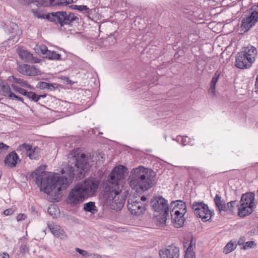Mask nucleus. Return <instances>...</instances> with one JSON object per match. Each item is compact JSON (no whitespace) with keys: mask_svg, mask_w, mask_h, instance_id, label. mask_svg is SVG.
<instances>
[{"mask_svg":"<svg viewBox=\"0 0 258 258\" xmlns=\"http://www.w3.org/2000/svg\"><path fill=\"white\" fill-rule=\"evenodd\" d=\"M17 151L26 152L27 156L31 160H38L40 157V149L37 146H33L29 144L24 143L19 145Z\"/></svg>","mask_w":258,"mask_h":258,"instance_id":"nucleus-13","label":"nucleus"},{"mask_svg":"<svg viewBox=\"0 0 258 258\" xmlns=\"http://www.w3.org/2000/svg\"><path fill=\"white\" fill-rule=\"evenodd\" d=\"M13 98H15L17 100L22 102H23V101H24V99L22 97L17 96L14 93H13L12 95L11 99H13Z\"/></svg>","mask_w":258,"mask_h":258,"instance_id":"nucleus-46","label":"nucleus"},{"mask_svg":"<svg viewBox=\"0 0 258 258\" xmlns=\"http://www.w3.org/2000/svg\"><path fill=\"white\" fill-rule=\"evenodd\" d=\"M9 148V146L4 144L3 142L0 143V153L7 151Z\"/></svg>","mask_w":258,"mask_h":258,"instance_id":"nucleus-41","label":"nucleus"},{"mask_svg":"<svg viewBox=\"0 0 258 258\" xmlns=\"http://www.w3.org/2000/svg\"><path fill=\"white\" fill-rule=\"evenodd\" d=\"M140 200H141L142 201H146V200H147V198H146V197H145V196H142V197L141 198Z\"/></svg>","mask_w":258,"mask_h":258,"instance_id":"nucleus-53","label":"nucleus"},{"mask_svg":"<svg viewBox=\"0 0 258 258\" xmlns=\"http://www.w3.org/2000/svg\"><path fill=\"white\" fill-rule=\"evenodd\" d=\"M19 162H20V160L15 151H12L8 154L4 160L5 165L10 168L16 167Z\"/></svg>","mask_w":258,"mask_h":258,"instance_id":"nucleus-18","label":"nucleus"},{"mask_svg":"<svg viewBox=\"0 0 258 258\" xmlns=\"http://www.w3.org/2000/svg\"><path fill=\"white\" fill-rule=\"evenodd\" d=\"M0 258H9V255L7 253H3L0 254Z\"/></svg>","mask_w":258,"mask_h":258,"instance_id":"nucleus-50","label":"nucleus"},{"mask_svg":"<svg viewBox=\"0 0 258 258\" xmlns=\"http://www.w3.org/2000/svg\"><path fill=\"white\" fill-rule=\"evenodd\" d=\"M236 206L238 208L239 207V205L236 201H232L228 202L227 204H225V208L224 209V212H232L234 207Z\"/></svg>","mask_w":258,"mask_h":258,"instance_id":"nucleus-29","label":"nucleus"},{"mask_svg":"<svg viewBox=\"0 0 258 258\" xmlns=\"http://www.w3.org/2000/svg\"><path fill=\"white\" fill-rule=\"evenodd\" d=\"M0 93L6 97L12 98L13 93L7 82H0Z\"/></svg>","mask_w":258,"mask_h":258,"instance_id":"nucleus-23","label":"nucleus"},{"mask_svg":"<svg viewBox=\"0 0 258 258\" xmlns=\"http://www.w3.org/2000/svg\"><path fill=\"white\" fill-rule=\"evenodd\" d=\"M220 75V73H218L217 72L215 73V76L213 78L212 81H217L219 79V76Z\"/></svg>","mask_w":258,"mask_h":258,"instance_id":"nucleus-49","label":"nucleus"},{"mask_svg":"<svg viewBox=\"0 0 258 258\" xmlns=\"http://www.w3.org/2000/svg\"><path fill=\"white\" fill-rule=\"evenodd\" d=\"M37 17H38V18H40V17H41V15H40H40H37Z\"/></svg>","mask_w":258,"mask_h":258,"instance_id":"nucleus-57","label":"nucleus"},{"mask_svg":"<svg viewBox=\"0 0 258 258\" xmlns=\"http://www.w3.org/2000/svg\"><path fill=\"white\" fill-rule=\"evenodd\" d=\"M169 218V211L166 210L159 214L157 217V221L160 226H164L166 225V222L167 219Z\"/></svg>","mask_w":258,"mask_h":258,"instance_id":"nucleus-25","label":"nucleus"},{"mask_svg":"<svg viewBox=\"0 0 258 258\" xmlns=\"http://www.w3.org/2000/svg\"><path fill=\"white\" fill-rule=\"evenodd\" d=\"M60 85L56 83H47L46 82H39L36 85V88L41 90L47 89L48 91H52L57 89L59 90Z\"/></svg>","mask_w":258,"mask_h":258,"instance_id":"nucleus-22","label":"nucleus"},{"mask_svg":"<svg viewBox=\"0 0 258 258\" xmlns=\"http://www.w3.org/2000/svg\"><path fill=\"white\" fill-rule=\"evenodd\" d=\"M254 232L252 230H251L250 232H249L248 233L249 235H252L253 233H254Z\"/></svg>","mask_w":258,"mask_h":258,"instance_id":"nucleus-54","label":"nucleus"},{"mask_svg":"<svg viewBox=\"0 0 258 258\" xmlns=\"http://www.w3.org/2000/svg\"><path fill=\"white\" fill-rule=\"evenodd\" d=\"M68 83L67 84H70V85H72V84H74L76 82H72V81H70V82H67Z\"/></svg>","mask_w":258,"mask_h":258,"instance_id":"nucleus-55","label":"nucleus"},{"mask_svg":"<svg viewBox=\"0 0 258 258\" xmlns=\"http://www.w3.org/2000/svg\"><path fill=\"white\" fill-rule=\"evenodd\" d=\"M160 258H179V248L174 244L162 248L159 251Z\"/></svg>","mask_w":258,"mask_h":258,"instance_id":"nucleus-15","label":"nucleus"},{"mask_svg":"<svg viewBox=\"0 0 258 258\" xmlns=\"http://www.w3.org/2000/svg\"><path fill=\"white\" fill-rule=\"evenodd\" d=\"M48 19L56 24H59L61 27L64 25L72 26L78 20V18L74 14L64 11L52 13L51 16H49Z\"/></svg>","mask_w":258,"mask_h":258,"instance_id":"nucleus-7","label":"nucleus"},{"mask_svg":"<svg viewBox=\"0 0 258 258\" xmlns=\"http://www.w3.org/2000/svg\"><path fill=\"white\" fill-rule=\"evenodd\" d=\"M83 210L92 214H95L98 212L97 208L95 206V202H89L85 203L84 205Z\"/></svg>","mask_w":258,"mask_h":258,"instance_id":"nucleus-26","label":"nucleus"},{"mask_svg":"<svg viewBox=\"0 0 258 258\" xmlns=\"http://www.w3.org/2000/svg\"><path fill=\"white\" fill-rule=\"evenodd\" d=\"M127 171V168L124 166L119 165L114 168L109 175V177L108 179V185L107 186H110V187H119L118 185V181L123 179L124 177L125 173Z\"/></svg>","mask_w":258,"mask_h":258,"instance_id":"nucleus-11","label":"nucleus"},{"mask_svg":"<svg viewBox=\"0 0 258 258\" xmlns=\"http://www.w3.org/2000/svg\"><path fill=\"white\" fill-rule=\"evenodd\" d=\"M47 226L54 236L61 239H65L67 238L66 232L58 225H55L52 222L47 223Z\"/></svg>","mask_w":258,"mask_h":258,"instance_id":"nucleus-19","label":"nucleus"},{"mask_svg":"<svg viewBox=\"0 0 258 258\" xmlns=\"http://www.w3.org/2000/svg\"><path fill=\"white\" fill-rule=\"evenodd\" d=\"M217 82H211L210 87L208 90V94L211 96H215L216 95L215 88Z\"/></svg>","mask_w":258,"mask_h":258,"instance_id":"nucleus-35","label":"nucleus"},{"mask_svg":"<svg viewBox=\"0 0 258 258\" xmlns=\"http://www.w3.org/2000/svg\"><path fill=\"white\" fill-rule=\"evenodd\" d=\"M257 49L252 45L243 47L237 53L235 66L238 69H244L250 68L255 61Z\"/></svg>","mask_w":258,"mask_h":258,"instance_id":"nucleus-5","label":"nucleus"},{"mask_svg":"<svg viewBox=\"0 0 258 258\" xmlns=\"http://www.w3.org/2000/svg\"><path fill=\"white\" fill-rule=\"evenodd\" d=\"M99 182L92 179H86L84 184H78L71 190L69 195L70 203L73 206L82 203L86 197L94 195L99 186Z\"/></svg>","mask_w":258,"mask_h":258,"instance_id":"nucleus-4","label":"nucleus"},{"mask_svg":"<svg viewBox=\"0 0 258 258\" xmlns=\"http://www.w3.org/2000/svg\"><path fill=\"white\" fill-rule=\"evenodd\" d=\"M75 250L77 252H78L80 254H81L83 256V258H85L88 253V252L87 251L80 249L79 248H76Z\"/></svg>","mask_w":258,"mask_h":258,"instance_id":"nucleus-38","label":"nucleus"},{"mask_svg":"<svg viewBox=\"0 0 258 258\" xmlns=\"http://www.w3.org/2000/svg\"><path fill=\"white\" fill-rule=\"evenodd\" d=\"M12 77L14 79V81H22L21 79H16L15 78H14L13 76L10 77L9 78L8 81H12L11 79Z\"/></svg>","mask_w":258,"mask_h":258,"instance_id":"nucleus-52","label":"nucleus"},{"mask_svg":"<svg viewBox=\"0 0 258 258\" xmlns=\"http://www.w3.org/2000/svg\"><path fill=\"white\" fill-rule=\"evenodd\" d=\"M185 214L180 213L178 211H170V216L172 222L175 228H179L183 226L185 219Z\"/></svg>","mask_w":258,"mask_h":258,"instance_id":"nucleus-17","label":"nucleus"},{"mask_svg":"<svg viewBox=\"0 0 258 258\" xmlns=\"http://www.w3.org/2000/svg\"><path fill=\"white\" fill-rule=\"evenodd\" d=\"M18 71L21 74L29 76H35L40 74V71L36 67L27 64L19 65Z\"/></svg>","mask_w":258,"mask_h":258,"instance_id":"nucleus-16","label":"nucleus"},{"mask_svg":"<svg viewBox=\"0 0 258 258\" xmlns=\"http://www.w3.org/2000/svg\"><path fill=\"white\" fill-rule=\"evenodd\" d=\"M40 49L42 54H46V55H47V54H48V52L49 51V50H48L47 48L45 45H41L40 46Z\"/></svg>","mask_w":258,"mask_h":258,"instance_id":"nucleus-43","label":"nucleus"},{"mask_svg":"<svg viewBox=\"0 0 258 258\" xmlns=\"http://www.w3.org/2000/svg\"><path fill=\"white\" fill-rule=\"evenodd\" d=\"M127 208L132 215L136 216L142 214L146 210L145 205L137 198L128 199Z\"/></svg>","mask_w":258,"mask_h":258,"instance_id":"nucleus-14","label":"nucleus"},{"mask_svg":"<svg viewBox=\"0 0 258 258\" xmlns=\"http://www.w3.org/2000/svg\"><path fill=\"white\" fill-rule=\"evenodd\" d=\"M46 56L51 59L58 60L60 59L61 55L55 52L49 51Z\"/></svg>","mask_w":258,"mask_h":258,"instance_id":"nucleus-34","label":"nucleus"},{"mask_svg":"<svg viewBox=\"0 0 258 258\" xmlns=\"http://www.w3.org/2000/svg\"><path fill=\"white\" fill-rule=\"evenodd\" d=\"M150 205L152 211L160 214L165 211L169 210L167 201L161 196L153 197L150 201Z\"/></svg>","mask_w":258,"mask_h":258,"instance_id":"nucleus-12","label":"nucleus"},{"mask_svg":"<svg viewBox=\"0 0 258 258\" xmlns=\"http://www.w3.org/2000/svg\"><path fill=\"white\" fill-rule=\"evenodd\" d=\"M48 213L52 216L53 217H55L57 216V209L54 206H50L47 209Z\"/></svg>","mask_w":258,"mask_h":258,"instance_id":"nucleus-37","label":"nucleus"},{"mask_svg":"<svg viewBox=\"0 0 258 258\" xmlns=\"http://www.w3.org/2000/svg\"><path fill=\"white\" fill-rule=\"evenodd\" d=\"M57 78L58 79H60L63 80V81H70L68 77L63 75L61 73L58 75Z\"/></svg>","mask_w":258,"mask_h":258,"instance_id":"nucleus-47","label":"nucleus"},{"mask_svg":"<svg viewBox=\"0 0 258 258\" xmlns=\"http://www.w3.org/2000/svg\"><path fill=\"white\" fill-rule=\"evenodd\" d=\"M41 170V167L33 172L31 176L40 189L45 194L54 197L58 202L62 195V190H66L69 185V181L66 176H59L57 174L48 173Z\"/></svg>","mask_w":258,"mask_h":258,"instance_id":"nucleus-1","label":"nucleus"},{"mask_svg":"<svg viewBox=\"0 0 258 258\" xmlns=\"http://www.w3.org/2000/svg\"><path fill=\"white\" fill-rule=\"evenodd\" d=\"M258 20V11L252 9L243 14L241 19V31L246 32L254 26Z\"/></svg>","mask_w":258,"mask_h":258,"instance_id":"nucleus-10","label":"nucleus"},{"mask_svg":"<svg viewBox=\"0 0 258 258\" xmlns=\"http://www.w3.org/2000/svg\"><path fill=\"white\" fill-rule=\"evenodd\" d=\"M1 178V174H0V178Z\"/></svg>","mask_w":258,"mask_h":258,"instance_id":"nucleus-58","label":"nucleus"},{"mask_svg":"<svg viewBox=\"0 0 258 258\" xmlns=\"http://www.w3.org/2000/svg\"><path fill=\"white\" fill-rule=\"evenodd\" d=\"M120 192L119 187L106 186L105 188V196L107 198L108 202H111L113 209L116 211L121 209L125 201V197L120 195Z\"/></svg>","mask_w":258,"mask_h":258,"instance_id":"nucleus-6","label":"nucleus"},{"mask_svg":"<svg viewBox=\"0 0 258 258\" xmlns=\"http://www.w3.org/2000/svg\"><path fill=\"white\" fill-rule=\"evenodd\" d=\"M18 54L20 57L25 61H30L32 60V55L27 50L19 48Z\"/></svg>","mask_w":258,"mask_h":258,"instance_id":"nucleus-28","label":"nucleus"},{"mask_svg":"<svg viewBox=\"0 0 258 258\" xmlns=\"http://www.w3.org/2000/svg\"><path fill=\"white\" fill-rule=\"evenodd\" d=\"M245 240H246V238L244 236H241L239 238V239H238L237 243H236L237 245H242V246H243V245H244V244L245 243Z\"/></svg>","mask_w":258,"mask_h":258,"instance_id":"nucleus-42","label":"nucleus"},{"mask_svg":"<svg viewBox=\"0 0 258 258\" xmlns=\"http://www.w3.org/2000/svg\"><path fill=\"white\" fill-rule=\"evenodd\" d=\"M254 200V194L252 192H248L242 195L238 208V215L239 216L244 217L253 212V208L255 206Z\"/></svg>","mask_w":258,"mask_h":258,"instance_id":"nucleus-8","label":"nucleus"},{"mask_svg":"<svg viewBox=\"0 0 258 258\" xmlns=\"http://www.w3.org/2000/svg\"><path fill=\"white\" fill-rule=\"evenodd\" d=\"M191 208L195 215L197 217L201 218L204 222L209 221L214 214V212L209 209L208 205L204 202H193Z\"/></svg>","mask_w":258,"mask_h":258,"instance_id":"nucleus-9","label":"nucleus"},{"mask_svg":"<svg viewBox=\"0 0 258 258\" xmlns=\"http://www.w3.org/2000/svg\"><path fill=\"white\" fill-rule=\"evenodd\" d=\"M27 82H15L16 84L12 85L13 90L16 92L26 96L27 91L23 88H28L31 89H34L32 86L27 84Z\"/></svg>","mask_w":258,"mask_h":258,"instance_id":"nucleus-20","label":"nucleus"},{"mask_svg":"<svg viewBox=\"0 0 258 258\" xmlns=\"http://www.w3.org/2000/svg\"><path fill=\"white\" fill-rule=\"evenodd\" d=\"M255 81H258V75L255 78Z\"/></svg>","mask_w":258,"mask_h":258,"instance_id":"nucleus-56","label":"nucleus"},{"mask_svg":"<svg viewBox=\"0 0 258 258\" xmlns=\"http://www.w3.org/2000/svg\"><path fill=\"white\" fill-rule=\"evenodd\" d=\"M236 241L232 242V240L230 241L224 247V252L225 254L229 253L236 248Z\"/></svg>","mask_w":258,"mask_h":258,"instance_id":"nucleus-30","label":"nucleus"},{"mask_svg":"<svg viewBox=\"0 0 258 258\" xmlns=\"http://www.w3.org/2000/svg\"><path fill=\"white\" fill-rule=\"evenodd\" d=\"M155 176L152 170L139 166L131 172L130 186L137 190L139 188L142 191L147 190L155 184Z\"/></svg>","mask_w":258,"mask_h":258,"instance_id":"nucleus-2","label":"nucleus"},{"mask_svg":"<svg viewBox=\"0 0 258 258\" xmlns=\"http://www.w3.org/2000/svg\"><path fill=\"white\" fill-rule=\"evenodd\" d=\"M256 243L254 241H247L245 243L244 245H243L241 249L243 250L248 249L256 246Z\"/></svg>","mask_w":258,"mask_h":258,"instance_id":"nucleus-33","label":"nucleus"},{"mask_svg":"<svg viewBox=\"0 0 258 258\" xmlns=\"http://www.w3.org/2000/svg\"><path fill=\"white\" fill-rule=\"evenodd\" d=\"M26 96L31 99L32 101L37 102H38L41 98H44L46 96V94H42V95H37L36 93L32 91H27V93L26 95Z\"/></svg>","mask_w":258,"mask_h":258,"instance_id":"nucleus-27","label":"nucleus"},{"mask_svg":"<svg viewBox=\"0 0 258 258\" xmlns=\"http://www.w3.org/2000/svg\"><path fill=\"white\" fill-rule=\"evenodd\" d=\"M184 258H196L195 253L194 251L193 246L191 242L185 251V255Z\"/></svg>","mask_w":258,"mask_h":258,"instance_id":"nucleus-32","label":"nucleus"},{"mask_svg":"<svg viewBox=\"0 0 258 258\" xmlns=\"http://www.w3.org/2000/svg\"><path fill=\"white\" fill-rule=\"evenodd\" d=\"M26 216L24 214H19L16 217L18 221H21L26 219Z\"/></svg>","mask_w":258,"mask_h":258,"instance_id":"nucleus-44","label":"nucleus"},{"mask_svg":"<svg viewBox=\"0 0 258 258\" xmlns=\"http://www.w3.org/2000/svg\"><path fill=\"white\" fill-rule=\"evenodd\" d=\"M74 8L76 10H79L80 11H87L89 10V8L86 6H77L75 5Z\"/></svg>","mask_w":258,"mask_h":258,"instance_id":"nucleus-39","label":"nucleus"},{"mask_svg":"<svg viewBox=\"0 0 258 258\" xmlns=\"http://www.w3.org/2000/svg\"><path fill=\"white\" fill-rule=\"evenodd\" d=\"M70 155L72 156V160L75 161L74 166L68 165L61 171L62 174H67L69 184L73 180L75 175H76L77 179L83 178L85 174V172H87L90 167V163L88 161V157L85 154L83 153L79 156L78 153L77 155L75 153L74 155L71 153Z\"/></svg>","mask_w":258,"mask_h":258,"instance_id":"nucleus-3","label":"nucleus"},{"mask_svg":"<svg viewBox=\"0 0 258 258\" xmlns=\"http://www.w3.org/2000/svg\"><path fill=\"white\" fill-rule=\"evenodd\" d=\"M85 258H101L100 256L97 254H92L88 252Z\"/></svg>","mask_w":258,"mask_h":258,"instance_id":"nucleus-45","label":"nucleus"},{"mask_svg":"<svg viewBox=\"0 0 258 258\" xmlns=\"http://www.w3.org/2000/svg\"><path fill=\"white\" fill-rule=\"evenodd\" d=\"M13 213V211L11 209H9L4 211V215L6 216L11 215Z\"/></svg>","mask_w":258,"mask_h":258,"instance_id":"nucleus-48","label":"nucleus"},{"mask_svg":"<svg viewBox=\"0 0 258 258\" xmlns=\"http://www.w3.org/2000/svg\"><path fill=\"white\" fill-rule=\"evenodd\" d=\"M179 139H180L181 144L183 146H186L187 145L189 144L190 139L188 138L187 137H186V136H185V137L177 136L176 137V140L177 141H179Z\"/></svg>","mask_w":258,"mask_h":258,"instance_id":"nucleus-36","label":"nucleus"},{"mask_svg":"<svg viewBox=\"0 0 258 258\" xmlns=\"http://www.w3.org/2000/svg\"><path fill=\"white\" fill-rule=\"evenodd\" d=\"M72 2L73 0H49L50 4L53 6L58 5L66 6Z\"/></svg>","mask_w":258,"mask_h":258,"instance_id":"nucleus-31","label":"nucleus"},{"mask_svg":"<svg viewBox=\"0 0 258 258\" xmlns=\"http://www.w3.org/2000/svg\"><path fill=\"white\" fill-rule=\"evenodd\" d=\"M214 201L219 212L220 213L221 211H223L224 209L225 208L226 204L225 202L222 200L221 197L219 195H216L214 199Z\"/></svg>","mask_w":258,"mask_h":258,"instance_id":"nucleus-24","label":"nucleus"},{"mask_svg":"<svg viewBox=\"0 0 258 258\" xmlns=\"http://www.w3.org/2000/svg\"><path fill=\"white\" fill-rule=\"evenodd\" d=\"M20 251L22 253L28 252L29 248L25 244H22L20 247Z\"/></svg>","mask_w":258,"mask_h":258,"instance_id":"nucleus-40","label":"nucleus"},{"mask_svg":"<svg viewBox=\"0 0 258 258\" xmlns=\"http://www.w3.org/2000/svg\"><path fill=\"white\" fill-rule=\"evenodd\" d=\"M170 211H178L180 213L185 214L186 212V207L185 203L181 200L172 201L169 206Z\"/></svg>","mask_w":258,"mask_h":258,"instance_id":"nucleus-21","label":"nucleus"},{"mask_svg":"<svg viewBox=\"0 0 258 258\" xmlns=\"http://www.w3.org/2000/svg\"><path fill=\"white\" fill-rule=\"evenodd\" d=\"M258 89V81L255 82V92L257 93L258 92V90H257Z\"/></svg>","mask_w":258,"mask_h":258,"instance_id":"nucleus-51","label":"nucleus"}]
</instances>
